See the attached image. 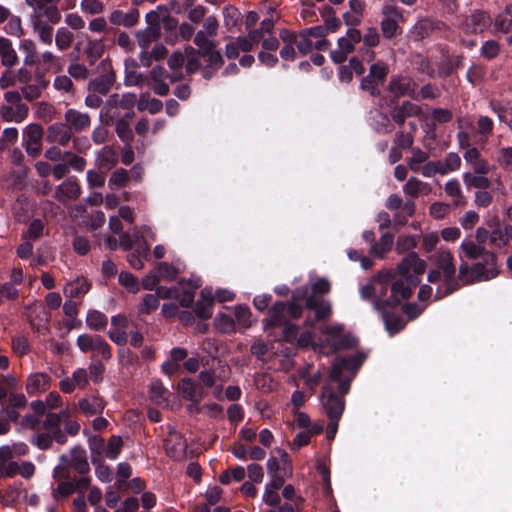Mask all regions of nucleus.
Returning a JSON list of instances; mask_svg holds the SVG:
<instances>
[{
	"mask_svg": "<svg viewBox=\"0 0 512 512\" xmlns=\"http://www.w3.org/2000/svg\"><path fill=\"white\" fill-rule=\"evenodd\" d=\"M430 259L434 267L428 272V282L444 283V291H439L436 297L440 299L457 291L461 280L456 278L457 267L453 253L449 249L440 248Z\"/></svg>",
	"mask_w": 512,
	"mask_h": 512,
	"instance_id": "obj_1",
	"label": "nucleus"
},
{
	"mask_svg": "<svg viewBox=\"0 0 512 512\" xmlns=\"http://www.w3.org/2000/svg\"><path fill=\"white\" fill-rule=\"evenodd\" d=\"M498 274L497 257L493 252L485 253L482 261L471 266L467 263L459 266V279L465 285L488 281Z\"/></svg>",
	"mask_w": 512,
	"mask_h": 512,
	"instance_id": "obj_2",
	"label": "nucleus"
},
{
	"mask_svg": "<svg viewBox=\"0 0 512 512\" xmlns=\"http://www.w3.org/2000/svg\"><path fill=\"white\" fill-rule=\"evenodd\" d=\"M320 402L330 420L327 427V436L329 439H333L338 429L340 417L345 409V401L326 387L320 396Z\"/></svg>",
	"mask_w": 512,
	"mask_h": 512,
	"instance_id": "obj_3",
	"label": "nucleus"
},
{
	"mask_svg": "<svg viewBox=\"0 0 512 512\" xmlns=\"http://www.w3.org/2000/svg\"><path fill=\"white\" fill-rule=\"evenodd\" d=\"M5 103L0 107V115L6 122H23L29 114V107L22 102L19 91H7L4 94Z\"/></svg>",
	"mask_w": 512,
	"mask_h": 512,
	"instance_id": "obj_4",
	"label": "nucleus"
},
{
	"mask_svg": "<svg viewBox=\"0 0 512 512\" xmlns=\"http://www.w3.org/2000/svg\"><path fill=\"white\" fill-rule=\"evenodd\" d=\"M427 268L425 260L421 259L416 252H409L396 266V273L404 278H417L424 274Z\"/></svg>",
	"mask_w": 512,
	"mask_h": 512,
	"instance_id": "obj_5",
	"label": "nucleus"
},
{
	"mask_svg": "<svg viewBox=\"0 0 512 512\" xmlns=\"http://www.w3.org/2000/svg\"><path fill=\"white\" fill-rule=\"evenodd\" d=\"M362 40L361 32L356 28H349L346 35L338 39V46L331 52V58L335 63H342L348 54L354 51L355 45Z\"/></svg>",
	"mask_w": 512,
	"mask_h": 512,
	"instance_id": "obj_6",
	"label": "nucleus"
},
{
	"mask_svg": "<svg viewBox=\"0 0 512 512\" xmlns=\"http://www.w3.org/2000/svg\"><path fill=\"white\" fill-rule=\"evenodd\" d=\"M77 345L82 352H93L94 356L110 359L111 349L109 344L100 336L82 334L77 339Z\"/></svg>",
	"mask_w": 512,
	"mask_h": 512,
	"instance_id": "obj_7",
	"label": "nucleus"
},
{
	"mask_svg": "<svg viewBox=\"0 0 512 512\" xmlns=\"http://www.w3.org/2000/svg\"><path fill=\"white\" fill-rule=\"evenodd\" d=\"M58 2L59 0H25L38 17H45L52 24H58L61 21Z\"/></svg>",
	"mask_w": 512,
	"mask_h": 512,
	"instance_id": "obj_8",
	"label": "nucleus"
},
{
	"mask_svg": "<svg viewBox=\"0 0 512 512\" xmlns=\"http://www.w3.org/2000/svg\"><path fill=\"white\" fill-rule=\"evenodd\" d=\"M417 278H404L396 280L390 290L391 296L387 298L384 303L386 305H397L402 300L408 299L412 295L413 288L417 286Z\"/></svg>",
	"mask_w": 512,
	"mask_h": 512,
	"instance_id": "obj_9",
	"label": "nucleus"
},
{
	"mask_svg": "<svg viewBox=\"0 0 512 512\" xmlns=\"http://www.w3.org/2000/svg\"><path fill=\"white\" fill-rule=\"evenodd\" d=\"M388 74V67L385 64L374 63L371 65L369 74L363 78L361 87L371 95H379L378 85L382 84Z\"/></svg>",
	"mask_w": 512,
	"mask_h": 512,
	"instance_id": "obj_10",
	"label": "nucleus"
},
{
	"mask_svg": "<svg viewBox=\"0 0 512 512\" xmlns=\"http://www.w3.org/2000/svg\"><path fill=\"white\" fill-rule=\"evenodd\" d=\"M157 18L156 13H150L147 15V20L149 22V26L144 30H140L136 32V39L139 47L142 51L148 49V47L155 41L160 38V27L158 24L153 23Z\"/></svg>",
	"mask_w": 512,
	"mask_h": 512,
	"instance_id": "obj_11",
	"label": "nucleus"
},
{
	"mask_svg": "<svg viewBox=\"0 0 512 512\" xmlns=\"http://www.w3.org/2000/svg\"><path fill=\"white\" fill-rule=\"evenodd\" d=\"M24 134L26 152L32 157H37L42 148L43 128L32 123L25 128Z\"/></svg>",
	"mask_w": 512,
	"mask_h": 512,
	"instance_id": "obj_12",
	"label": "nucleus"
},
{
	"mask_svg": "<svg viewBox=\"0 0 512 512\" xmlns=\"http://www.w3.org/2000/svg\"><path fill=\"white\" fill-rule=\"evenodd\" d=\"M155 239V233L151 229V227L147 225H143L140 227H134L132 230V242L133 247L138 254L142 255L144 258H147L148 252L150 250V245L147 242V239Z\"/></svg>",
	"mask_w": 512,
	"mask_h": 512,
	"instance_id": "obj_13",
	"label": "nucleus"
},
{
	"mask_svg": "<svg viewBox=\"0 0 512 512\" xmlns=\"http://www.w3.org/2000/svg\"><path fill=\"white\" fill-rule=\"evenodd\" d=\"M421 107L410 102L403 101L401 104L394 106L389 115L391 119L397 124L402 126L407 118L418 117L421 115Z\"/></svg>",
	"mask_w": 512,
	"mask_h": 512,
	"instance_id": "obj_14",
	"label": "nucleus"
},
{
	"mask_svg": "<svg viewBox=\"0 0 512 512\" xmlns=\"http://www.w3.org/2000/svg\"><path fill=\"white\" fill-rule=\"evenodd\" d=\"M165 450L168 456L181 460L186 455V441L180 433L172 430L165 439Z\"/></svg>",
	"mask_w": 512,
	"mask_h": 512,
	"instance_id": "obj_15",
	"label": "nucleus"
},
{
	"mask_svg": "<svg viewBox=\"0 0 512 512\" xmlns=\"http://www.w3.org/2000/svg\"><path fill=\"white\" fill-rule=\"evenodd\" d=\"M416 83L409 77L396 76L392 77L388 84V90L395 97L410 96L413 97Z\"/></svg>",
	"mask_w": 512,
	"mask_h": 512,
	"instance_id": "obj_16",
	"label": "nucleus"
},
{
	"mask_svg": "<svg viewBox=\"0 0 512 512\" xmlns=\"http://www.w3.org/2000/svg\"><path fill=\"white\" fill-rule=\"evenodd\" d=\"M88 373L84 368L77 369L71 377L62 379L59 383L64 393H72L76 388L84 389L88 385Z\"/></svg>",
	"mask_w": 512,
	"mask_h": 512,
	"instance_id": "obj_17",
	"label": "nucleus"
},
{
	"mask_svg": "<svg viewBox=\"0 0 512 512\" xmlns=\"http://www.w3.org/2000/svg\"><path fill=\"white\" fill-rule=\"evenodd\" d=\"M73 132L66 123H56L47 129L46 139L50 143H58L66 146L72 137Z\"/></svg>",
	"mask_w": 512,
	"mask_h": 512,
	"instance_id": "obj_18",
	"label": "nucleus"
},
{
	"mask_svg": "<svg viewBox=\"0 0 512 512\" xmlns=\"http://www.w3.org/2000/svg\"><path fill=\"white\" fill-rule=\"evenodd\" d=\"M153 82L152 90L159 96H166L169 93V85L165 82L168 77L167 71L160 65L154 66L149 74Z\"/></svg>",
	"mask_w": 512,
	"mask_h": 512,
	"instance_id": "obj_19",
	"label": "nucleus"
},
{
	"mask_svg": "<svg viewBox=\"0 0 512 512\" xmlns=\"http://www.w3.org/2000/svg\"><path fill=\"white\" fill-rule=\"evenodd\" d=\"M463 158L467 165L472 169L471 172L480 174H488L490 167L488 162L481 157V154L477 148H469L465 151Z\"/></svg>",
	"mask_w": 512,
	"mask_h": 512,
	"instance_id": "obj_20",
	"label": "nucleus"
},
{
	"mask_svg": "<svg viewBox=\"0 0 512 512\" xmlns=\"http://www.w3.org/2000/svg\"><path fill=\"white\" fill-rule=\"evenodd\" d=\"M65 123L71 131H82L89 127L91 120L87 113H82L76 109H68L64 116Z\"/></svg>",
	"mask_w": 512,
	"mask_h": 512,
	"instance_id": "obj_21",
	"label": "nucleus"
},
{
	"mask_svg": "<svg viewBox=\"0 0 512 512\" xmlns=\"http://www.w3.org/2000/svg\"><path fill=\"white\" fill-rule=\"evenodd\" d=\"M47 85V81L42 77H37L32 82L28 81L21 87V97L23 96L27 101L36 100L41 97Z\"/></svg>",
	"mask_w": 512,
	"mask_h": 512,
	"instance_id": "obj_22",
	"label": "nucleus"
},
{
	"mask_svg": "<svg viewBox=\"0 0 512 512\" xmlns=\"http://www.w3.org/2000/svg\"><path fill=\"white\" fill-rule=\"evenodd\" d=\"M80 194L81 188L79 184L74 180L68 179L58 186L55 191V198L60 202H66L77 199Z\"/></svg>",
	"mask_w": 512,
	"mask_h": 512,
	"instance_id": "obj_23",
	"label": "nucleus"
},
{
	"mask_svg": "<svg viewBox=\"0 0 512 512\" xmlns=\"http://www.w3.org/2000/svg\"><path fill=\"white\" fill-rule=\"evenodd\" d=\"M288 317L286 314V304L283 302L275 303L268 311L265 318V325L269 327L287 325Z\"/></svg>",
	"mask_w": 512,
	"mask_h": 512,
	"instance_id": "obj_24",
	"label": "nucleus"
},
{
	"mask_svg": "<svg viewBox=\"0 0 512 512\" xmlns=\"http://www.w3.org/2000/svg\"><path fill=\"white\" fill-rule=\"evenodd\" d=\"M80 411L88 417L101 414L105 408V402L102 398L96 396L84 397L78 403Z\"/></svg>",
	"mask_w": 512,
	"mask_h": 512,
	"instance_id": "obj_25",
	"label": "nucleus"
},
{
	"mask_svg": "<svg viewBox=\"0 0 512 512\" xmlns=\"http://www.w3.org/2000/svg\"><path fill=\"white\" fill-rule=\"evenodd\" d=\"M51 378L45 373L31 374L26 383L28 394H37L46 391L50 387Z\"/></svg>",
	"mask_w": 512,
	"mask_h": 512,
	"instance_id": "obj_26",
	"label": "nucleus"
},
{
	"mask_svg": "<svg viewBox=\"0 0 512 512\" xmlns=\"http://www.w3.org/2000/svg\"><path fill=\"white\" fill-rule=\"evenodd\" d=\"M393 277V273L391 271H385V272H381L378 276V279L374 281V284L375 286L377 287L376 289V297L378 298L375 303H374V306L377 310H381L383 309L385 306H387L384 301L387 299H382L386 293H387V290H388V282L390 281V279Z\"/></svg>",
	"mask_w": 512,
	"mask_h": 512,
	"instance_id": "obj_27",
	"label": "nucleus"
},
{
	"mask_svg": "<svg viewBox=\"0 0 512 512\" xmlns=\"http://www.w3.org/2000/svg\"><path fill=\"white\" fill-rule=\"evenodd\" d=\"M406 196L416 198L419 195H427L431 192V186L416 177H410L403 186Z\"/></svg>",
	"mask_w": 512,
	"mask_h": 512,
	"instance_id": "obj_28",
	"label": "nucleus"
},
{
	"mask_svg": "<svg viewBox=\"0 0 512 512\" xmlns=\"http://www.w3.org/2000/svg\"><path fill=\"white\" fill-rule=\"evenodd\" d=\"M386 208L392 211L402 209L407 217H412L415 213V203L411 200L403 202V199L397 194L388 196L385 204Z\"/></svg>",
	"mask_w": 512,
	"mask_h": 512,
	"instance_id": "obj_29",
	"label": "nucleus"
},
{
	"mask_svg": "<svg viewBox=\"0 0 512 512\" xmlns=\"http://www.w3.org/2000/svg\"><path fill=\"white\" fill-rule=\"evenodd\" d=\"M167 55V48L163 44H156L151 51H141L139 60L144 67H150L153 61H160Z\"/></svg>",
	"mask_w": 512,
	"mask_h": 512,
	"instance_id": "obj_30",
	"label": "nucleus"
},
{
	"mask_svg": "<svg viewBox=\"0 0 512 512\" xmlns=\"http://www.w3.org/2000/svg\"><path fill=\"white\" fill-rule=\"evenodd\" d=\"M463 181L467 188H476L480 190H486L491 185V181L488 179L487 174H480L471 171H467L463 174Z\"/></svg>",
	"mask_w": 512,
	"mask_h": 512,
	"instance_id": "obj_31",
	"label": "nucleus"
},
{
	"mask_svg": "<svg viewBox=\"0 0 512 512\" xmlns=\"http://www.w3.org/2000/svg\"><path fill=\"white\" fill-rule=\"evenodd\" d=\"M306 307L310 310H315L316 318L318 320L325 319L330 316L332 312L330 302L326 300H318L315 296H309L306 299Z\"/></svg>",
	"mask_w": 512,
	"mask_h": 512,
	"instance_id": "obj_32",
	"label": "nucleus"
},
{
	"mask_svg": "<svg viewBox=\"0 0 512 512\" xmlns=\"http://www.w3.org/2000/svg\"><path fill=\"white\" fill-rule=\"evenodd\" d=\"M139 18L138 11L132 10L129 13H124L121 10H114L110 16L109 20L114 25H123L125 27L134 26Z\"/></svg>",
	"mask_w": 512,
	"mask_h": 512,
	"instance_id": "obj_33",
	"label": "nucleus"
},
{
	"mask_svg": "<svg viewBox=\"0 0 512 512\" xmlns=\"http://www.w3.org/2000/svg\"><path fill=\"white\" fill-rule=\"evenodd\" d=\"M0 56L4 66L12 67L18 62V56L10 40L0 38Z\"/></svg>",
	"mask_w": 512,
	"mask_h": 512,
	"instance_id": "obj_34",
	"label": "nucleus"
},
{
	"mask_svg": "<svg viewBox=\"0 0 512 512\" xmlns=\"http://www.w3.org/2000/svg\"><path fill=\"white\" fill-rule=\"evenodd\" d=\"M90 289L89 283L82 278L69 282L64 288V295L68 298L84 296Z\"/></svg>",
	"mask_w": 512,
	"mask_h": 512,
	"instance_id": "obj_35",
	"label": "nucleus"
},
{
	"mask_svg": "<svg viewBox=\"0 0 512 512\" xmlns=\"http://www.w3.org/2000/svg\"><path fill=\"white\" fill-rule=\"evenodd\" d=\"M138 64L134 59L126 61L125 84L128 86H140L144 83L145 77L137 72Z\"/></svg>",
	"mask_w": 512,
	"mask_h": 512,
	"instance_id": "obj_36",
	"label": "nucleus"
},
{
	"mask_svg": "<svg viewBox=\"0 0 512 512\" xmlns=\"http://www.w3.org/2000/svg\"><path fill=\"white\" fill-rule=\"evenodd\" d=\"M71 465L79 474H86L90 466L86 457V452L82 448L76 447L71 453Z\"/></svg>",
	"mask_w": 512,
	"mask_h": 512,
	"instance_id": "obj_37",
	"label": "nucleus"
},
{
	"mask_svg": "<svg viewBox=\"0 0 512 512\" xmlns=\"http://www.w3.org/2000/svg\"><path fill=\"white\" fill-rule=\"evenodd\" d=\"M136 100V95L132 93L124 95L113 94L109 97L107 105L110 107V110L117 107L131 110Z\"/></svg>",
	"mask_w": 512,
	"mask_h": 512,
	"instance_id": "obj_38",
	"label": "nucleus"
},
{
	"mask_svg": "<svg viewBox=\"0 0 512 512\" xmlns=\"http://www.w3.org/2000/svg\"><path fill=\"white\" fill-rule=\"evenodd\" d=\"M138 110H147L151 114H156L162 110L163 104L159 99L150 98L149 93H142L137 102Z\"/></svg>",
	"mask_w": 512,
	"mask_h": 512,
	"instance_id": "obj_39",
	"label": "nucleus"
},
{
	"mask_svg": "<svg viewBox=\"0 0 512 512\" xmlns=\"http://www.w3.org/2000/svg\"><path fill=\"white\" fill-rule=\"evenodd\" d=\"M20 50L25 54L24 64L33 66L38 63L39 56L35 43L30 39H24L20 42Z\"/></svg>",
	"mask_w": 512,
	"mask_h": 512,
	"instance_id": "obj_40",
	"label": "nucleus"
},
{
	"mask_svg": "<svg viewBox=\"0 0 512 512\" xmlns=\"http://www.w3.org/2000/svg\"><path fill=\"white\" fill-rule=\"evenodd\" d=\"M444 191L447 196L453 198L454 205L458 206L465 203V197L457 179H451L446 182L444 185Z\"/></svg>",
	"mask_w": 512,
	"mask_h": 512,
	"instance_id": "obj_41",
	"label": "nucleus"
},
{
	"mask_svg": "<svg viewBox=\"0 0 512 512\" xmlns=\"http://www.w3.org/2000/svg\"><path fill=\"white\" fill-rule=\"evenodd\" d=\"M46 71L57 73L62 70L63 65L60 59L51 51L44 52L38 60Z\"/></svg>",
	"mask_w": 512,
	"mask_h": 512,
	"instance_id": "obj_42",
	"label": "nucleus"
},
{
	"mask_svg": "<svg viewBox=\"0 0 512 512\" xmlns=\"http://www.w3.org/2000/svg\"><path fill=\"white\" fill-rule=\"evenodd\" d=\"M321 332L327 336L326 340L335 348L342 345L340 341L342 337V326L340 325H324L321 327Z\"/></svg>",
	"mask_w": 512,
	"mask_h": 512,
	"instance_id": "obj_43",
	"label": "nucleus"
},
{
	"mask_svg": "<svg viewBox=\"0 0 512 512\" xmlns=\"http://www.w3.org/2000/svg\"><path fill=\"white\" fill-rule=\"evenodd\" d=\"M488 25V17L484 13H475L466 23V28L471 33H481Z\"/></svg>",
	"mask_w": 512,
	"mask_h": 512,
	"instance_id": "obj_44",
	"label": "nucleus"
},
{
	"mask_svg": "<svg viewBox=\"0 0 512 512\" xmlns=\"http://www.w3.org/2000/svg\"><path fill=\"white\" fill-rule=\"evenodd\" d=\"M61 415L56 413H50L47 415L44 422V428L54 433V437L60 443L64 442V437L60 431Z\"/></svg>",
	"mask_w": 512,
	"mask_h": 512,
	"instance_id": "obj_45",
	"label": "nucleus"
},
{
	"mask_svg": "<svg viewBox=\"0 0 512 512\" xmlns=\"http://www.w3.org/2000/svg\"><path fill=\"white\" fill-rule=\"evenodd\" d=\"M115 131L117 136L125 143H132L134 135L128 120L125 118H119L115 122Z\"/></svg>",
	"mask_w": 512,
	"mask_h": 512,
	"instance_id": "obj_46",
	"label": "nucleus"
},
{
	"mask_svg": "<svg viewBox=\"0 0 512 512\" xmlns=\"http://www.w3.org/2000/svg\"><path fill=\"white\" fill-rule=\"evenodd\" d=\"M156 272L160 280L173 281L177 278L180 270L167 262H160L156 265Z\"/></svg>",
	"mask_w": 512,
	"mask_h": 512,
	"instance_id": "obj_47",
	"label": "nucleus"
},
{
	"mask_svg": "<svg viewBox=\"0 0 512 512\" xmlns=\"http://www.w3.org/2000/svg\"><path fill=\"white\" fill-rule=\"evenodd\" d=\"M495 27L503 33H507L512 29V4L507 6L504 12L497 16Z\"/></svg>",
	"mask_w": 512,
	"mask_h": 512,
	"instance_id": "obj_48",
	"label": "nucleus"
},
{
	"mask_svg": "<svg viewBox=\"0 0 512 512\" xmlns=\"http://www.w3.org/2000/svg\"><path fill=\"white\" fill-rule=\"evenodd\" d=\"M460 249L468 259H477L480 256L484 257V254L488 252L481 245L473 241L463 242Z\"/></svg>",
	"mask_w": 512,
	"mask_h": 512,
	"instance_id": "obj_49",
	"label": "nucleus"
},
{
	"mask_svg": "<svg viewBox=\"0 0 512 512\" xmlns=\"http://www.w3.org/2000/svg\"><path fill=\"white\" fill-rule=\"evenodd\" d=\"M393 242V235L390 233H385L382 235L379 241L373 245L372 252L379 257H383L384 254L392 248Z\"/></svg>",
	"mask_w": 512,
	"mask_h": 512,
	"instance_id": "obj_50",
	"label": "nucleus"
},
{
	"mask_svg": "<svg viewBox=\"0 0 512 512\" xmlns=\"http://www.w3.org/2000/svg\"><path fill=\"white\" fill-rule=\"evenodd\" d=\"M417 246V239L412 235H400L396 240L395 250L398 254H403L405 252H412Z\"/></svg>",
	"mask_w": 512,
	"mask_h": 512,
	"instance_id": "obj_51",
	"label": "nucleus"
},
{
	"mask_svg": "<svg viewBox=\"0 0 512 512\" xmlns=\"http://www.w3.org/2000/svg\"><path fill=\"white\" fill-rule=\"evenodd\" d=\"M74 40V35L66 28H60L55 35V44L61 51L68 49Z\"/></svg>",
	"mask_w": 512,
	"mask_h": 512,
	"instance_id": "obj_52",
	"label": "nucleus"
},
{
	"mask_svg": "<svg viewBox=\"0 0 512 512\" xmlns=\"http://www.w3.org/2000/svg\"><path fill=\"white\" fill-rule=\"evenodd\" d=\"M90 63H95L104 53V44L100 40H89L85 50Z\"/></svg>",
	"mask_w": 512,
	"mask_h": 512,
	"instance_id": "obj_53",
	"label": "nucleus"
},
{
	"mask_svg": "<svg viewBox=\"0 0 512 512\" xmlns=\"http://www.w3.org/2000/svg\"><path fill=\"white\" fill-rule=\"evenodd\" d=\"M209 37L204 31H198L195 35L194 43L199 48V53L202 56H205L207 52L215 47L214 42L209 40Z\"/></svg>",
	"mask_w": 512,
	"mask_h": 512,
	"instance_id": "obj_54",
	"label": "nucleus"
},
{
	"mask_svg": "<svg viewBox=\"0 0 512 512\" xmlns=\"http://www.w3.org/2000/svg\"><path fill=\"white\" fill-rule=\"evenodd\" d=\"M213 304V298L209 295L206 296L204 291H202V299L199 300L196 304L195 313L200 318L207 319L211 316L210 309Z\"/></svg>",
	"mask_w": 512,
	"mask_h": 512,
	"instance_id": "obj_55",
	"label": "nucleus"
},
{
	"mask_svg": "<svg viewBox=\"0 0 512 512\" xmlns=\"http://www.w3.org/2000/svg\"><path fill=\"white\" fill-rule=\"evenodd\" d=\"M384 323L389 333L394 334L401 331L405 326V321L395 314H384Z\"/></svg>",
	"mask_w": 512,
	"mask_h": 512,
	"instance_id": "obj_56",
	"label": "nucleus"
},
{
	"mask_svg": "<svg viewBox=\"0 0 512 512\" xmlns=\"http://www.w3.org/2000/svg\"><path fill=\"white\" fill-rule=\"evenodd\" d=\"M429 156L426 152L420 149L412 151V157L408 160V166L413 172H421V164H425Z\"/></svg>",
	"mask_w": 512,
	"mask_h": 512,
	"instance_id": "obj_57",
	"label": "nucleus"
},
{
	"mask_svg": "<svg viewBox=\"0 0 512 512\" xmlns=\"http://www.w3.org/2000/svg\"><path fill=\"white\" fill-rule=\"evenodd\" d=\"M421 174L425 177H433L436 174L446 175L442 161H428L421 168Z\"/></svg>",
	"mask_w": 512,
	"mask_h": 512,
	"instance_id": "obj_58",
	"label": "nucleus"
},
{
	"mask_svg": "<svg viewBox=\"0 0 512 512\" xmlns=\"http://www.w3.org/2000/svg\"><path fill=\"white\" fill-rule=\"evenodd\" d=\"M129 181V174L123 168L116 169L109 178V186L111 188H122L126 186Z\"/></svg>",
	"mask_w": 512,
	"mask_h": 512,
	"instance_id": "obj_59",
	"label": "nucleus"
},
{
	"mask_svg": "<svg viewBox=\"0 0 512 512\" xmlns=\"http://www.w3.org/2000/svg\"><path fill=\"white\" fill-rule=\"evenodd\" d=\"M74 492L73 482L72 481H60L55 489H53L52 496L55 500L59 501L61 499L67 498Z\"/></svg>",
	"mask_w": 512,
	"mask_h": 512,
	"instance_id": "obj_60",
	"label": "nucleus"
},
{
	"mask_svg": "<svg viewBox=\"0 0 512 512\" xmlns=\"http://www.w3.org/2000/svg\"><path fill=\"white\" fill-rule=\"evenodd\" d=\"M86 323L91 329L100 330L107 324V318L99 311H90L87 315Z\"/></svg>",
	"mask_w": 512,
	"mask_h": 512,
	"instance_id": "obj_61",
	"label": "nucleus"
},
{
	"mask_svg": "<svg viewBox=\"0 0 512 512\" xmlns=\"http://www.w3.org/2000/svg\"><path fill=\"white\" fill-rule=\"evenodd\" d=\"M118 161L116 152L111 147H105L100 155V166L111 169Z\"/></svg>",
	"mask_w": 512,
	"mask_h": 512,
	"instance_id": "obj_62",
	"label": "nucleus"
},
{
	"mask_svg": "<svg viewBox=\"0 0 512 512\" xmlns=\"http://www.w3.org/2000/svg\"><path fill=\"white\" fill-rule=\"evenodd\" d=\"M82 223L89 229L96 230L105 223V215L102 211H94L86 219H83Z\"/></svg>",
	"mask_w": 512,
	"mask_h": 512,
	"instance_id": "obj_63",
	"label": "nucleus"
},
{
	"mask_svg": "<svg viewBox=\"0 0 512 512\" xmlns=\"http://www.w3.org/2000/svg\"><path fill=\"white\" fill-rule=\"evenodd\" d=\"M497 162L507 171H512V147L501 148L498 153Z\"/></svg>",
	"mask_w": 512,
	"mask_h": 512,
	"instance_id": "obj_64",
	"label": "nucleus"
}]
</instances>
